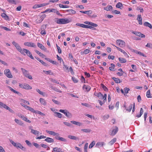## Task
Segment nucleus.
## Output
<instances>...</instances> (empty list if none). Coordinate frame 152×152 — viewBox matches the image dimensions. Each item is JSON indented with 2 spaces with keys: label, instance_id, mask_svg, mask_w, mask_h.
<instances>
[{
  "label": "nucleus",
  "instance_id": "nucleus-1",
  "mask_svg": "<svg viewBox=\"0 0 152 152\" xmlns=\"http://www.w3.org/2000/svg\"><path fill=\"white\" fill-rule=\"evenodd\" d=\"M56 20L55 21L57 24H65L68 23L71 21V20L67 18H56Z\"/></svg>",
  "mask_w": 152,
  "mask_h": 152
},
{
  "label": "nucleus",
  "instance_id": "nucleus-2",
  "mask_svg": "<svg viewBox=\"0 0 152 152\" xmlns=\"http://www.w3.org/2000/svg\"><path fill=\"white\" fill-rule=\"evenodd\" d=\"M94 95L97 96L100 99H104V102H105L107 100V94H104V95H103L100 92L98 93L96 92H95L94 93Z\"/></svg>",
  "mask_w": 152,
  "mask_h": 152
},
{
  "label": "nucleus",
  "instance_id": "nucleus-3",
  "mask_svg": "<svg viewBox=\"0 0 152 152\" xmlns=\"http://www.w3.org/2000/svg\"><path fill=\"white\" fill-rule=\"evenodd\" d=\"M21 69L22 70L23 75L25 77L30 79L31 80L32 79L31 76L29 75L28 71L26 70L23 68H21Z\"/></svg>",
  "mask_w": 152,
  "mask_h": 152
},
{
  "label": "nucleus",
  "instance_id": "nucleus-4",
  "mask_svg": "<svg viewBox=\"0 0 152 152\" xmlns=\"http://www.w3.org/2000/svg\"><path fill=\"white\" fill-rule=\"evenodd\" d=\"M23 52L24 53V54H22L23 55L26 56V54L25 53H26L27 55L29 57L31 58L32 59H34V57L32 56L31 53L28 50L26 49H23Z\"/></svg>",
  "mask_w": 152,
  "mask_h": 152
},
{
  "label": "nucleus",
  "instance_id": "nucleus-5",
  "mask_svg": "<svg viewBox=\"0 0 152 152\" xmlns=\"http://www.w3.org/2000/svg\"><path fill=\"white\" fill-rule=\"evenodd\" d=\"M13 45L15 47L17 50L20 52L21 54H24L23 52V49H22L19 45L15 41H13L12 42Z\"/></svg>",
  "mask_w": 152,
  "mask_h": 152
},
{
  "label": "nucleus",
  "instance_id": "nucleus-6",
  "mask_svg": "<svg viewBox=\"0 0 152 152\" xmlns=\"http://www.w3.org/2000/svg\"><path fill=\"white\" fill-rule=\"evenodd\" d=\"M10 143L15 147L17 148H20L21 149H23L24 148V147L22 145L19 143H16L12 140H10Z\"/></svg>",
  "mask_w": 152,
  "mask_h": 152
},
{
  "label": "nucleus",
  "instance_id": "nucleus-7",
  "mask_svg": "<svg viewBox=\"0 0 152 152\" xmlns=\"http://www.w3.org/2000/svg\"><path fill=\"white\" fill-rule=\"evenodd\" d=\"M116 42L117 44L121 47L123 48L125 45V42L121 39H117Z\"/></svg>",
  "mask_w": 152,
  "mask_h": 152
},
{
  "label": "nucleus",
  "instance_id": "nucleus-8",
  "mask_svg": "<svg viewBox=\"0 0 152 152\" xmlns=\"http://www.w3.org/2000/svg\"><path fill=\"white\" fill-rule=\"evenodd\" d=\"M4 74L7 77L9 78H12V75L9 69H5L4 71Z\"/></svg>",
  "mask_w": 152,
  "mask_h": 152
},
{
  "label": "nucleus",
  "instance_id": "nucleus-9",
  "mask_svg": "<svg viewBox=\"0 0 152 152\" xmlns=\"http://www.w3.org/2000/svg\"><path fill=\"white\" fill-rule=\"evenodd\" d=\"M24 45L25 46L31 47L36 48V47L35 44L32 42H25L24 43Z\"/></svg>",
  "mask_w": 152,
  "mask_h": 152
},
{
  "label": "nucleus",
  "instance_id": "nucleus-10",
  "mask_svg": "<svg viewBox=\"0 0 152 152\" xmlns=\"http://www.w3.org/2000/svg\"><path fill=\"white\" fill-rule=\"evenodd\" d=\"M132 33L134 34L135 35L141 38H145V35L144 34L139 32L134 31L132 32Z\"/></svg>",
  "mask_w": 152,
  "mask_h": 152
},
{
  "label": "nucleus",
  "instance_id": "nucleus-11",
  "mask_svg": "<svg viewBox=\"0 0 152 152\" xmlns=\"http://www.w3.org/2000/svg\"><path fill=\"white\" fill-rule=\"evenodd\" d=\"M47 25H43L41 27V30L42 31L40 32V33L42 35H45L46 34L45 30V28H46Z\"/></svg>",
  "mask_w": 152,
  "mask_h": 152
},
{
  "label": "nucleus",
  "instance_id": "nucleus-12",
  "mask_svg": "<svg viewBox=\"0 0 152 152\" xmlns=\"http://www.w3.org/2000/svg\"><path fill=\"white\" fill-rule=\"evenodd\" d=\"M46 132L49 134L53 135V136H57L58 135H59V134L58 133H56L53 131H48V130H46Z\"/></svg>",
  "mask_w": 152,
  "mask_h": 152
},
{
  "label": "nucleus",
  "instance_id": "nucleus-13",
  "mask_svg": "<svg viewBox=\"0 0 152 152\" xmlns=\"http://www.w3.org/2000/svg\"><path fill=\"white\" fill-rule=\"evenodd\" d=\"M115 46L118 50L120 51L122 53H123L125 56H127V57H129V56L128 55L127 53L124 50H123L122 49L118 47Z\"/></svg>",
  "mask_w": 152,
  "mask_h": 152
},
{
  "label": "nucleus",
  "instance_id": "nucleus-14",
  "mask_svg": "<svg viewBox=\"0 0 152 152\" xmlns=\"http://www.w3.org/2000/svg\"><path fill=\"white\" fill-rule=\"evenodd\" d=\"M56 138L57 140H59L63 142H66L67 141V140L66 139L59 136V135H58L57 136H56Z\"/></svg>",
  "mask_w": 152,
  "mask_h": 152
},
{
  "label": "nucleus",
  "instance_id": "nucleus-15",
  "mask_svg": "<svg viewBox=\"0 0 152 152\" xmlns=\"http://www.w3.org/2000/svg\"><path fill=\"white\" fill-rule=\"evenodd\" d=\"M137 20L139 22V24L140 25L142 24V18L141 16V15H137Z\"/></svg>",
  "mask_w": 152,
  "mask_h": 152
},
{
  "label": "nucleus",
  "instance_id": "nucleus-16",
  "mask_svg": "<svg viewBox=\"0 0 152 152\" xmlns=\"http://www.w3.org/2000/svg\"><path fill=\"white\" fill-rule=\"evenodd\" d=\"M105 145L103 142H98L96 145L95 146L97 148H99L100 147L103 146Z\"/></svg>",
  "mask_w": 152,
  "mask_h": 152
},
{
  "label": "nucleus",
  "instance_id": "nucleus-17",
  "mask_svg": "<svg viewBox=\"0 0 152 152\" xmlns=\"http://www.w3.org/2000/svg\"><path fill=\"white\" fill-rule=\"evenodd\" d=\"M37 46L38 47L40 48L42 50H45L46 49V48L42 44L38 42L37 43Z\"/></svg>",
  "mask_w": 152,
  "mask_h": 152
},
{
  "label": "nucleus",
  "instance_id": "nucleus-18",
  "mask_svg": "<svg viewBox=\"0 0 152 152\" xmlns=\"http://www.w3.org/2000/svg\"><path fill=\"white\" fill-rule=\"evenodd\" d=\"M118 128L115 126V129H114L112 131V133L110 134L111 135H114L116 134L117 132H118Z\"/></svg>",
  "mask_w": 152,
  "mask_h": 152
},
{
  "label": "nucleus",
  "instance_id": "nucleus-19",
  "mask_svg": "<svg viewBox=\"0 0 152 152\" xmlns=\"http://www.w3.org/2000/svg\"><path fill=\"white\" fill-rule=\"evenodd\" d=\"M53 151L54 152H62V149L60 148L55 147L53 148Z\"/></svg>",
  "mask_w": 152,
  "mask_h": 152
},
{
  "label": "nucleus",
  "instance_id": "nucleus-20",
  "mask_svg": "<svg viewBox=\"0 0 152 152\" xmlns=\"http://www.w3.org/2000/svg\"><path fill=\"white\" fill-rule=\"evenodd\" d=\"M45 141L49 143L53 142H54V140L53 139L50 137H47L45 140Z\"/></svg>",
  "mask_w": 152,
  "mask_h": 152
},
{
  "label": "nucleus",
  "instance_id": "nucleus-21",
  "mask_svg": "<svg viewBox=\"0 0 152 152\" xmlns=\"http://www.w3.org/2000/svg\"><path fill=\"white\" fill-rule=\"evenodd\" d=\"M45 59L47 61H49V62L52 63L53 64H56V65L57 64V62L56 61H53L50 59L49 58H45Z\"/></svg>",
  "mask_w": 152,
  "mask_h": 152
},
{
  "label": "nucleus",
  "instance_id": "nucleus-22",
  "mask_svg": "<svg viewBox=\"0 0 152 152\" xmlns=\"http://www.w3.org/2000/svg\"><path fill=\"white\" fill-rule=\"evenodd\" d=\"M64 114L67 117L70 118L72 117V114L69 112L67 110L64 113Z\"/></svg>",
  "mask_w": 152,
  "mask_h": 152
},
{
  "label": "nucleus",
  "instance_id": "nucleus-23",
  "mask_svg": "<svg viewBox=\"0 0 152 152\" xmlns=\"http://www.w3.org/2000/svg\"><path fill=\"white\" fill-rule=\"evenodd\" d=\"M45 6V4H36L33 7V8H38L41 7H44Z\"/></svg>",
  "mask_w": 152,
  "mask_h": 152
},
{
  "label": "nucleus",
  "instance_id": "nucleus-24",
  "mask_svg": "<svg viewBox=\"0 0 152 152\" xmlns=\"http://www.w3.org/2000/svg\"><path fill=\"white\" fill-rule=\"evenodd\" d=\"M116 7L117 8L122 9L123 7L122 3L121 2H118L116 4Z\"/></svg>",
  "mask_w": 152,
  "mask_h": 152
},
{
  "label": "nucleus",
  "instance_id": "nucleus-25",
  "mask_svg": "<svg viewBox=\"0 0 152 152\" xmlns=\"http://www.w3.org/2000/svg\"><path fill=\"white\" fill-rule=\"evenodd\" d=\"M80 12L82 13H83L87 14L88 15L91 14L92 13V11L91 10H88L87 11H80Z\"/></svg>",
  "mask_w": 152,
  "mask_h": 152
},
{
  "label": "nucleus",
  "instance_id": "nucleus-26",
  "mask_svg": "<svg viewBox=\"0 0 152 152\" xmlns=\"http://www.w3.org/2000/svg\"><path fill=\"white\" fill-rule=\"evenodd\" d=\"M83 88L85 91H88L90 90L91 88L90 86H83Z\"/></svg>",
  "mask_w": 152,
  "mask_h": 152
},
{
  "label": "nucleus",
  "instance_id": "nucleus-27",
  "mask_svg": "<svg viewBox=\"0 0 152 152\" xmlns=\"http://www.w3.org/2000/svg\"><path fill=\"white\" fill-rule=\"evenodd\" d=\"M1 16L2 18H4L6 20H7L9 19V17L4 13H2Z\"/></svg>",
  "mask_w": 152,
  "mask_h": 152
},
{
  "label": "nucleus",
  "instance_id": "nucleus-28",
  "mask_svg": "<svg viewBox=\"0 0 152 152\" xmlns=\"http://www.w3.org/2000/svg\"><path fill=\"white\" fill-rule=\"evenodd\" d=\"M118 60L120 63H125L126 61V60L125 58H122L119 57Z\"/></svg>",
  "mask_w": 152,
  "mask_h": 152
},
{
  "label": "nucleus",
  "instance_id": "nucleus-29",
  "mask_svg": "<svg viewBox=\"0 0 152 152\" xmlns=\"http://www.w3.org/2000/svg\"><path fill=\"white\" fill-rule=\"evenodd\" d=\"M143 25L145 26L149 27L151 29L152 28L151 25L148 22H145L144 23Z\"/></svg>",
  "mask_w": 152,
  "mask_h": 152
},
{
  "label": "nucleus",
  "instance_id": "nucleus-30",
  "mask_svg": "<svg viewBox=\"0 0 152 152\" xmlns=\"http://www.w3.org/2000/svg\"><path fill=\"white\" fill-rule=\"evenodd\" d=\"M116 140V139L115 138H113L108 143V145H113Z\"/></svg>",
  "mask_w": 152,
  "mask_h": 152
},
{
  "label": "nucleus",
  "instance_id": "nucleus-31",
  "mask_svg": "<svg viewBox=\"0 0 152 152\" xmlns=\"http://www.w3.org/2000/svg\"><path fill=\"white\" fill-rule=\"evenodd\" d=\"M1 104L0 105V107H3L5 109H6V110H8L10 107L7 106V105H6L5 104H4L2 103L1 102Z\"/></svg>",
  "mask_w": 152,
  "mask_h": 152
},
{
  "label": "nucleus",
  "instance_id": "nucleus-32",
  "mask_svg": "<svg viewBox=\"0 0 152 152\" xmlns=\"http://www.w3.org/2000/svg\"><path fill=\"white\" fill-rule=\"evenodd\" d=\"M113 9L111 5H108L107 6L104 7V10L107 11H110Z\"/></svg>",
  "mask_w": 152,
  "mask_h": 152
},
{
  "label": "nucleus",
  "instance_id": "nucleus-33",
  "mask_svg": "<svg viewBox=\"0 0 152 152\" xmlns=\"http://www.w3.org/2000/svg\"><path fill=\"white\" fill-rule=\"evenodd\" d=\"M31 133L36 135H38L39 132L37 130L31 129Z\"/></svg>",
  "mask_w": 152,
  "mask_h": 152
},
{
  "label": "nucleus",
  "instance_id": "nucleus-34",
  "mask_svg": "<svg viewBox=\"0 0 152 152\" xmlns=\"http://www.w3.org/2000/svg\"><path fill=\"white\" fill-rule=\"evenodd\" d=\"M66 11L67 12L70 11L71 12L69 13V14L70 15L75 14L76 13V12L75 11L72 10V9L68 10H66Z\"/></svg>",
  "mask_w": 152,
  "mask_h": 152
},
{
  "label": "nucleus",
  "instance_id": "nucleus-35",
  "mask_svg": "<svg viewBox=\"0 0 152 152\" xmlns=\"http://www.w3.org/2000/svg\"><path fill=\"white\" fill-rule=\"evenodd\" d=\"M39 101L40 103L42 104L45 105L46 104V103L44 99L43 98H41L39 99Z\"/></svg>",
  "mask_w": 152,
  "mask_h": 152
},
{
  "label": "nucleus",
  "instance_id": "nucleus-36",
  "mask_svg": "<svg viewBox=\"0 0 152 152\" xmlns=\"http://www.w3.org/2000/svg\"><path fill=\"white\" fill-rule=\"evenodd\" d=\"M15 121L16 123H17L19 125H22L23 124V123H22V122L21 121L17 119H15Z\"/></svg>",
  "mask_w": 152,
  "mask_h": 152
},
{
  "label": "nucleus",
  "instance_id": "nucleus-37",
  "mask_svg": "<svg viewBox=\"0 0 152 152\" xmlns=\"http://www.w3.org/2000/svg\"><path fill=\"white\" fill-rule=\"evenodd\" d=\"M55 113V116L56 117H57L60 118H61L62 115L61 113L58 112H56Z\"/></svg>",
  "mask_w": 152,
  "mask_h": 152
},
{
  "label": "nucleus",
  "instance_id": "nucleus-38",
  "mask_svg": "<svg viewBox=\"0 0 152 152\" xmlns=\"http://www.w3.org/2000/svg\"><path fill=\"white\" fill-rule=\"evenodd\" d=\"M68 137L71 139L73 140H76L78 139V138H77L76 137L71 135L68 136Z\"/></svg>",
  "mask_w": 152,
  "mask_h": 152
},
{
  "label": "nucleus",
  "instance_id": "nucleus-39",
  "mask_svg": "<svg viewBox=\"0 0 152 152\" xmlns=\"http://www.w3.org/2000/svg\"><path fill=\"white\" fill-rule=\"evenodd\" d=\"M21 103H23V104L24 103L26 104H29V103L28 102L26 101V100L22 99L20 100Z\"/></svg>",
  "mask_w": 152,
  "mask_h": 152
},
{
  "label": "nucleus",
  "instance_id": "nucleus-40",
  "mask_svg": "<svg viewBox=\"0 0 152 152\" xmlns=\"http://www.w3.org/2000/svg\"><path fill=\"white\" fill-rule=\"evenodd\" d=\"M112 79L116 83H119L120 82V80L118 78H116L115 77H113L112 78Z\"/></svg>",
  "mask_w": 152,
  "mask_h": 152
},
{
  "label": "nucleus",
  "instance_id": "nucleus-41",
  "mask_svg": "<svg viewBox=\"0 0 152 152\" xmlns=\"http://www.w3.org/2000/svg\"><path fill=\"white\" fill-rule=\"evenodd\" d=\"M81 131L86 133H89L91 131V130L89 129H82Z\"/></svg>",
  "mask_w": 152,
  "mask_h": 152
},
{
  "label": "nucleus",
  "instance_id": "nucleus-42",
  "mask_svg": "<svg viewBox=\"0 0 152 152\" xmlns=\"http://www.w3.org/2000/svg\"><path fill=\"white\" fill-rule=\"evenodd\" d=\"M95 141H93L90 144L89 146V148H92L95 145Z\"/></svg>",
  "mask_w": 152,
  "mask_h": 152
},
{
  "label": "nucleus",
  "instance_id": "nucleus-43",
  "mask_svg": "<svg viewBox=\"0 0 152 152\" xmlns=\"http://www.w3.org/2000/svg\"><path fill=\"white\" fill-rule=\"evenodd\" d=\"M9 89L12 91L14 93H16V94H20L19 92H18V91H16L15 90H14V89H13L11 87H10L9 86V87H8Z\"/></svg>",
  "mask_w": 152,
  "mask_h": 152
},
{
  "label": "nucleus",
  "instance_id": "nucleus-44",
  "mask_svg": "<svg viewBox=\"0 0 152 152\" xmlns=\"http://www.w3.org/2000/svg\"><path fill=\"white\" fill-rule=\"evenodd\" d=\"M146 96L148 98H151L152 97L150 94V90H149L147 91L146 93Z\"/></svg>",
  "mask_w": 152,
  "mask_h": 152
},
{
  "label": "nucleus",
  "instance_id": "nucleus-45",
  "mask_svg": "<svg viewBox=\"0 0 152 152\" xmlns=\"http://www.w3.org/2000/svg\"><path fill=\"white\" fill-rule=\"evenodd\" d=\"M22 88L25 89L26 90L30 89H31V86H20Z\"/></svg>",
  "mask_w": 152,
  "mask_h": 152
},
{
  "label": "nucleus",
  "instance_id": "nucleus-46",
  "mask_svg": "<svg viewBox=\"0 0 152 152\" xmlns=\"http://www.w3.org/2000/svg\"><path fill=\"white\" fill-rule=\"evenodd\" d=\"M7 1L10 3L12 4H16V3L14 0H7Z\"/></svg>",
  "mask_w": 152,
  "mask_h": 152
},
{
  "label": "nucleus",
  "instance_id": "nucleus-47",
  "mask_svg": "<svg viewBox=\"0 0 152 152\" xmlns=\"http://www.w3.org/2000/svg\"><path fill=\"white\" fill-rule=\"evenodd\" d=\"M109 115L108 114L102 116L103 120H105L107 119L109 117Z\"/></svg>",
  "mask_w": 152,
  "mask_h": 152
},
{
  "label": "nucleus",
  "instance_id": "nucleus-48",
  "mask_svg": "<svg viewBox=\"0 0 152 152\" xmlns=\"http://www.w3.org/2000/svg\"><path fill=\"white\" fill-rule=\"evenodd\" d=\"M132 104H130L128 108H127L126 109V110L128 111L129 112L131 111L132 108Z\"/></svg>",
  "mask_w": 152,
  "mask_h": 152
},
{
  "label": "nucleus",
  "instance_id": "nucleus-49",
  "mask_svg": "<svg viewBox=\"0 0 152 152\" xmlns=\"http://www.w3.org/2000/svg\"><path fill=\"white\" fill-rule=\"evenodd\" d=\"M59 7L60 8H68L69 7V6L68 5H64L62 4H59Z\"/></svg>",
  "mask_w": 152,
  "mask_h": 152
},
{
  "label": "nucleus",
  "instance_id": "nucleus-50",
  "mask_svg": "<svg viewBox=\"0 0 152 152\" xmlns=\"http://www.w3.org/2000/svg\"><path fill=\"white\" fill-rule=\"evenodd\" d=\"M33 144L37 148H40L39 145L37 143L33 142Z\"/></svg>",
  "mask_w": 152,
  "mask_h": 152
},
{
  "label": "nucleus",
  "instance_id": "nucleus-51",
  "mask_svg": "<svg viewBox=\"0 0 152 152\" xmlns=\"http://www.w3.org/2000/svg\"><path fill=\"white\" fill-rule=\"evenodd\" d=\"M137 10H140V12H143L144 11V10L143 8L139 7H137Z\"/></svg>",
  "mask_w": 152,
  "mask_h": 152
},
{
  "label": "nucleus",
  "instance_id": "nucleus-52",
  "mask_svg": "<svg viewBox=\"0 0 152 152\" xmlns=\"http://www.w3.org/2000/svg\"><path fill=\"white\" fill-rule=\"evenodd\" d=\"M90 25L91 26L96 27L98 26V25L96 23H94L92 22H90Z\"/></svg>",
  "mask_w": 152,
  "mask_h": 152
},
{
  "label": "nucleus",
  "instance_id": "nucleus-53",
  "mask_svg": "<svg viewBox=\"0 0 152 152\" xmlns=\"http://www.w3.org/2000/svg\"><path fill=\"white\" fill-rule=\"evenodd\" d=\"M46 137L43 135H41L39 137H38L36 138V139H44L46 138Z\"/></svg>",
  "mask_w": 152,
  "mask_h": 152
},
{
  "label": "nucleus",
  "instance_id": "nucleus-54",
  "mask_svg": "<svg viewBox=\"0 0 152 152\" xmlns=\"http://www.w3.org/2000/svg\"><path fill=\"white\" fill-rule=\"evenodd\" d=\"M25 142L26 143V144L28 145L30 147H31L32 145L31 143L28 140H26Z\"/></svg>",
  "mask_w": 152,
  "mask_h": 152
},
{
  "label": "nucleus",
  "instance_id": "nucleus-55",
  "mask_svg": "<svg viewBox=\"0 0 152 152\" xmlns=\"http://www.w3.org/2000/svg\"><path fill=\"white\" fill-rule=\"evenodd\" d=\"M130 90V89L129 88H125L124 89V94H127L128 93V91Z\"/></svg>",
  "mask_w": 152,
  "mask_h": 152
},
{
  "label": "nucleus",
  "instance_id": "nucleus-56",
  "mask_svg": "<svg viewBox=\"0 0 152 152\" xmlns=\"http://www.w3.org/2000/svg\"><path fill=\"white\" fill-rule=\"evenodd\" d=\"M46 15L45 14H43L41 15L40 16L41 20V21H42L46 17Z\"/></svg>",
  "mask_w": 152,
  "mask_h": 152
},
{
  "label": "nucleus",
  "instance_id": "nucleus-57",
  "mask_svg": "<svg viewBox=\"0 0 152 152\" xmlns=\"http://www.w3.org/2000/svg\"><path fill=\"white\" fill-rule=\"evenodd\" d=\"M112 13H114L116 14H120V12L117 10H114L112 12Z\"/></svg>",
  "mask_w": 152,
  "mask_h": 152
},
{
  "label": "nucleus",
  "instance_id": "nucleus-58",
  "mask_svg": "<svg viewBox=\"0 0 152 152\" xmlns=\"http://www.w3.org/2000/svg\"><path fill=\"white\" fill-rule=\"evenodd\" d=\"M43 72H45V73L47 75H51V70H48V71H43Z\"/></svg>",
  "mask_w": 152,
  "mask_h": 152
},
{
  "label": "nucleus",
  "instance_id": "nucleus-59",
  "mask_svg": "<svg viewBox=\"0 0 152 152\" xmlns=\"http://www.w3.org/2000/svg\"><path fill=\"white\" fill-rule=\"evenodd\" d=\"M36 113L40 115H42L44 116L45 115V114L42 113L40 111H36Z\"/></svg>",
  "mask_w": 152,
  "mask_h": 152
},
{
  "label": "nucleus",
  "instance_id": "nucleus-60",
  "mask_svg": "<svg viewBox=\"0 0 152 152\" xmlns=\"http://www.w3.org/2000/svg\"><path fill=\"white\" fill-rule=\"evenodd\" d=\"M41 63H42L43 65L45 66H48V64H46V63L44 62L42 60H41V61H40V62Z\"/></svg>",
  "mask_w": 152,
  "mask_h": 152
},
{
  "label": "nucleus",
  "instance_id": "nucleus-61",
  "mask_svg": "<svg viewBox=\"0 0 152 152\" xmlns=\"http://www.w3.org/2000/svg\"><path fill=\"white\" fill-rule=\"evenodd\" d=\"M63 123L65 125L68 126L70 127L72 126V124L67 122H64Z\"/></svg>",
  "mask_w": 152,
  "mask_h": 152
},
{
  "label": "nucleus",
  "instance_id": "nucleus-62",
  "mask_svg": "<svg viewBox=\"0 0 152 152\" xmlns=\"http://www.w3.org/2000/svg\"><path fill=\"white\" fill-rule=\"evenodd\" d=\"M115 58V56H110L109 55L108 56V58L110 59H111L113 60H114V58Z\"/></svg>",
  "mask_w": 152,
  "mask_h": 152
},
{
  "label": "nucleus",
  "instance_id": "nucleus-63",
  "mask_svg": "<svg viewBox=\"0 0 152 152\" xmlns=\"http://www.w3.org/2000/svg\"><path fill=\"white\" fill-rule=\"evenodd\" d=\"M145 46L151 48L152 46V44L150 43H148Z\"/></svg>",
  "mask_w": 152,
  "mask_h": 152
},
{
  "label": "nucleus",
  "instance_id": "nucleus-64",
  "mask_svg": "<svg viewBox=\"0 0 152 152\" xmlns=\"http://www.w3.org/2000/svg\"><path fill=\"white\" fill-rule=\"evenodd\" d=\"M72 79L73 81L75 83H77L78 81V80L76 78H75L74 77H72Z\"/></svg>",
  "mask_w": 152,
  "mask_h": 152
}]
</instances>
